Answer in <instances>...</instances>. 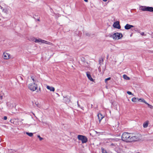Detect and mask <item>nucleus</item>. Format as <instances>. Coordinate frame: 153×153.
Listing matches in <instances>:
<instances>
[{"label": "nucleus", "mask_w": 153, "mask_h": 153, "mask_svg": "<svg viewBox=\"0 0 153 153\" xmlns=\"http://www.w3.org/2000/svg\"><path fill=\"white\" fill-rule=\"evenodd\" d=\"M141 35L142 36H143L144 35V32H142L140 33Z\"/></svg>", "instance_id": "7c9ffc66"}, {"label": "nucleus", "mask_w": 153, "mask_h": 153, "mask_svg": "<svg viewBox=\"0 0 153 153\" xmlns=\"http://www.w3.org/2000/svg\"><path fill=\"white\" fill-rule=\"evenodd\" d=\"M31 78L32 79V80L33 81V83H34V82H35H35H36L35 80H34L33 77L32 76H31Z\"/></svg>", "instance_id": "b1692460"}, {"label": "nucleus", "mask_w": 153, "mask_h": 153, "mask_svg": "<svg viewBox=\"0 0 153 153\" xmlns=\"http://www.w3.org/2000/svg\"><path fill=\"white\" fill-rule=\"evenodd\" d=\"M97 117L98 118L100 123L101 121L104 117L100 113H99L97 114Z\"/></svg>", "instance_id": "1a4fd4ad"}, {"label": "nucleus", "mask_w": 153, "mask_h": 153, "mask_svg": "<svg viewBox=\"0 0 153 153\" xmlns=\"http://www.w3.org/2000/svg\"><path fill=\"white\" fill-rule=\"evenodd\" d=\"M147 7L146 6H142L141 8V9L143 11H147Z\"/></svg>", "instance_id": "dca6fc26"}, {"label": "nucleus", "mask_w": 153, "mask_h": 153, "mask_svg": "<svg viewBox=\"0 0 153 153\" xmlns=\"http://www.w3.org/2000/svg\"><path fill=\"white\" fill-rule=\"evenodd\" d=\"M123 77L124 79H125L126 80H129L130 79L129 77H128V76L126 75L125 74H124L123 75Z\"/></svg>", "instance_id": "a211bd4d"}, {"label": "nucleus", "mask_w": 153, "mask_h": 153, "mask_svg": "<svg viewBox=\"0 0 153 153\" xmlns=\"http://www.w3.org/2000/svg\"><path fill=\"white\" fill-rule=\"evenodd\" d=\"M103 60L102 58H101L100 59L99 61V64H100V65H101V64H100L101 63L103 62Z\"/></svg>", "instance_id": "412c9836"}, {"label": "nucleus", "mask_w": 153, "mask_h": 153, "mask_svg": "<svg viewBox=\"0 0 153 153\" xmlns=\"http://www.w3.org/2000/svg\"><path fill=\"white\" fill-rule=\"evenodd\" d=\"M37 20H38V21H40V19H37Z\"/></svg>", "instance_id": "e433bc0d"}, {"label": "nucleus", "mask_w": 153, "mask_h": 153, "mask_svg": "<svg viewBox=\"0 0 153 153\" xmlns=\"http://www.w3.org/2000/svg\"><path fill=\"white\" fill-rule=\"evenodd\" d=\"M148 123L149 121H147L145 123H144L143 125V127L144 128H146L148 126Z\"/></svg>", "instance_id": "ddd939ff"}, {"label": "nucleus", "mask_w": 153, "mask_h": 153, "mask_svg": "<svg viewBox=\"0 0 153 153\" xmlns=\"http://www.w3.org/2000/svg\"><path fill=\"white\" fill-rule=\"evenodd\" d=\"M78 105L80 107V105H79L78 104Z\"/></svg>", "instance_id": "4c0bfd02"}, {"label": "nucleus", "mask_w": 153, "mask_h": 153, "mask_svg": "<svg viewBox=\"0 0 153 153\" xmlns=\"http://www.w3.org/2000/svg\"><path fill=\"white\" fill-rule=\"evenodd\" d=\"M109 36L116 40L121 39L123 37V35L121 33H114L112 35H110Z\"/></svg>", "instance_id": "f03ea898"}, {"label": "nucleus", "mask_w": 153, "mask_h": 153, "mask_svg": "<svg viewBox=\"0 0 153 153\" xmlns=\"http://www.w3.org/2000/svg\"><path fill=\"white\" fill-rule=\"evenodd\" d=\"M86 75L87 77L88 78V79L90 80L91 81H93V79L92 78L90 73L89 72H87L86 73Z\"/></svg>", "instance_id": "9b49d317"}, {"label": "nucleus", "mask_w": 153, "mask_h": 153, "mask_svg": "<svg viewBox=\"0 0 153 153\" xmlns=\"http://www.w3.org/2000/svg\"><path fill=\"white\" fill-rule=\"evenodd\" d=\"M111 146H112V147L115 146L116 145L115 144L112 143L111 144Z\"/></svg>", "instance_id": "bb28decb"}, {"label": "nucleus", "mask_w": 153, "mask_h": 153, "mask_svg": "<svg viewBox=\"0 0 153 153\" xmlns=\"http://www.w3.org/2000/svg\"><path fill=\"white\" fill-rule=\"evenodd\" d=\"M3 119H4V120H6L7 119V117L6 116H4V117Z\"/></svg>", "instance_id": "c756f323"}, {"label": "nucleus", "mask_w": 153, "mask_h": 153, "mask_svg": "<svg viewBox=\"0 0 153 153\" xmlns=\"http://www.w3.org/2000/svg\"><path fill=\"white\" fill-rule=\"evenodd\" d=\"M127 93L129 94V95H131L132 94V93L131 92H130V91H128L127 92Z\"/></svg>", "instance_id": "c85d7f7f"}, {"label": "nucleus", "mask_w": 153, "mask_h": 153, "mask_svg": "<svg viewBox=\"0 0 153 153\" xmlns=\"http://www.w3.org/2000/svg\"><path fill=\"white\" fill-rule=\"evenodd\" d=\"M110 79H111V78L110 77H108L107 78L105 79V82H106L107 80H110Z\"/></svg>", "instance_id": "393cba45"}, {"label": "nucleus", "mask_w": 153, "mask_h": 153, "mask_svg": "<svg viewBox=\"0 0 153 153\" xmlns=\"http://www.w3.org/2000/svg\"><path fill=\"white\" fill-rule=\"evenodd\" d=\"M113 26L114 27L118 29H120L121 28V27L120 25V22L119 21H117L115 22L114 23Z\"/></svg>", "instance_id": "423d86ee"}, {"label": "nucleus", "mask_w": 153, "mask_h": 153, "mask_svg": "<svg viewBox=\"0 0 153 153\" xmlns=\"http://www.w3.org/2000/svg\"><path fill=\"white\" fill-rule=\"evenodd\" d=\"M85 2H88V0H84Z\"/></svg>", "instance_id": "2f4dec72"}, {"label": "nucleus", "mask_w": 153, "mask_h": 153, "mask_svg": "<svg viewBox=\"0 0 153 153\" xmlns=\"http://www.w3.org/2000/svg\"><path fill=\"white\" fill-rule=\"evenodd\" d=\"M34 40H33L36 43H39L40 42H41L42 40V39H36L35 38L34 39Z\"/></svg>", "instance_id": "2eb2a0df"}, {"label": "nucleus", "mask_w": 153, "mask_h": 153, "mask_svg": "<svg viewBox=\"0 0 153 153\" xmlns=\"http://www.w3.org/2000/svg\"><path fill=\"white\" fill-rule=\"evenodd\" d=\"M83 107H82L81 108L83 110Z\"/></svg>", "instance_id": "c9c22d12"}, {"label": "nucleus", "mask_w": 153, "mask_h": 153, "mask_svg": "<svg viewBox=\"0 0 153 153\" xmlns=\"http://www.w3.org/2000/svg\"><path fill=\"white\" fill-rule=\"evenodd\" d=\"M77 138L79 140H81L82 143H86L88 141V138L85 136L79 135L77 136Z\"/></svg>", "instance_id": "20e7f679"}, {"label": "nucleus", "mask_w": 153, "mask_h": 153, "mask_svg": "<svg viewBox=\"0 0 153 153\" xmlns=\"http://www.w3.org/2000/svg\"><path fill=\"white\" fill-rule=\"evenodd\" d=\"M18 78H19V79H21L22 80H23V78H22V76H19L18 77Z\"/></svg>", "instance_id": "cd10ccee"}, {"label": "nucleus", "mask_w": 153, "mask_h": 153, "mask_svg": "<svg viewBox=\"0 0 153 153\" xmlns=\"http://www.w3.org/2000/svg\"><path fill=\"white\" fill-rule=\"evenodd\" d=\"M37 137L39 139V140L40 141H41L43 139V138H42L41 137H40V136L39 135H38Z\"/></svg>", "instance_id": "5701e85b"}, {"label": "nucleus", "mask_w": 153, "mask_h": 153, "mask_svg": "<svg viewBox=\"0 0 153 153\" xmlns=\"http://www.w3.org/2000/svg\"><path fill=\"white\" fill-rule=\"evenodd\" d=\"M138 101H140L141 102H143L145 103V102H147L144 99L141 98H138Z\"/></svg>", "instance_id": "f3484780"}, {"label": "nucleus", "mask_w": 153, "mask_h": 153, "mask_svg": "<svg viewBox=\"0 0 153 153\" xmlns=\"http://www.w3.org/2000/svg\"><path fill=\"white\" fill-rule=\"evenodd\" d=\"M28 88L29 89L33 91L36 90L37 88V86L35 82L31 83L28 85Z\"/></svg>", "instance_id": "39448f33"}, {"label": "nucleus", "mask_w": 153, "mask_h": 153, "mask_svg": "<svg viewBox=\"0 0 153 153\" xmlns=\"http://www.w3.org/2000/svg\"><path fill=\"white\" fill-rule=\"evenodd\" d=\"M147 11L151 12H153V7H147Z\"/></svg>", "instance_id": "f8f14e48"}, {"label": "nucleus", "mask_w": 153, "mask_h": 153, "mask_svg": "<svg viewBox=\"0 0 153 153\" xmlns=\"http://www.w3.org/2000/svg\"><path fill=\"white\" fill-rule=\"evenodd\" d=\"M131 134L128 132H124L123 133L121 136L122 140L127 142H129L130 141Z\"/></svg>", "instance_id": "f257e3e1"}, {"label": "nucleus", "mask_w": 153, "mask_h": 153, "mask_svg": "<svg viewBox=\"0 0 153 153\" xmlns=\"http://www.w3.org/2000/svg\"><path fill=\"white\" fill-rule=\"evenodd\" d=\"M2 96L0 95V99H2Z\"/></svg>", "instance_id": "473e14b6"}, {"label": "nucleus", "mask_w": 153, "mask_h": 153, "mask_svg": "<svg viewBox=\"0 0 153 153\" xmlns=\"http://www.w3.org/2000/svg\"><path fill=\"white\" fill-rule=\"evenodd\" d=\"M141 137V135L140 134H137L135 136H132L131 134L130 142L139 140L140 139Z\"/></svg>", "instance_id": "7ed1b4c3"}, {"label": "nucleus", "mask_w": 153, "mask_h": 153, "mask_svg": "<svg viewBox=\"0 0 153 153\" xmlns=\"http://www.w3.org/2000/svg\"><path fill=\"white\" fill-rule=\"evenodd\" d=\"M104 1H106L107 0H102Z\"/></svg>", "instance_id": "f704fd0d"}, {"label": "nucleus", "mask_w": 153, "mask_h": 153, "mask_svg": "<svg viewBox=\"0 0 153 153\" xmlns=\"http://www.w3.org/2000/svg\"><path fill=\"white\" fill-rule=\"evenodd\" d=\"M45 44H48V45H52V44L51 43L47 41H46Z\"/></svg>", "instance_id": "4be33fe9"}, {"label": "nucleus", "mask_w": 153, "mask_h": 153, "mask_svg": "<svg viewBox=\"0 0 153 153\" xmlns=\"http://www.w3.org/2000/svg\"><path fill=\"white\" fill-rule=\"evenodd\" d=\"M10 55L7 53H3V58L4 59H7L9 58Z\"/></svg>", "instance_id": "6e6552de"}, {"label": "nucleus", "mask_w": 153, "mask_h": 153, "mask_svg": "<svg viewBox=\"0 0 153 153\" xmlns=\"http://www.w3.org/2000/svg\"><path fill=\"white\" fill-rule=\"evenodd\" d=\"M46 41L42 40L41 42L42 43L45 44L46 43Z\"/></svg>", "instance_id": "a878e982"}, {"label": "nucleus", "mask_w": 153, "mask_h": 153, "mask_svg": "<svg viewBox=\"0 0 153 153\" xmlns=\"http://www.w3.org/2000/svg\"><path fill=\"white\" fill-rule=\"evenodd\" d=\"M134 27V26L127 24L125 26V29L126 30H129L131 28L133 27Z\"/></svg>", "instance_id": "0eeeda50"}, {"label": "nucleus", "mask_w": 153, "mask_h": 153, "mask_svg": "<svg viewBox=\"0 0 153 153\" xmlns=\"http://www.w3.org/2000/svg\"><path fill=\"white\" fill-rule=\"evenodd\" d=\"M145 104H147L148 105V107L149 108H150L151 109H152V108H153V106H152V105L149 104L148 103L145 102Z\"/></svg>", "instance_id": "aec40b11"}, {"label": "nucleus", "mask_w": 153, "mask_h": 153, "mask_svg": "<svg viewBox=\"0 0 153 153\" xmlns=\"http://www.w3.org/2000/svg\"><path fill=\"white\" fill-rule=\"evenodd\" d=\"M26 134L30 137H32L33 135V133H32L26 132Z\"/></svg>", "instance_id": "6ab92c4d"}, {"label": "nucleus", "mask_w": 153, "mask_h": 153, "mask_svg": "<svg viewBox=\"0 0 153 153\" xmlns=\"http://www.w3.org/2000/svg\"><path fill=\"white\" fill-rule=\"evenodd\" d=\"M2 8L3 7L1 5H0V8L2 9Z\"/></svg>", "instance_id": "72a5a7b5"}, {"label": "nucleus", "mask_w": 153, "mask_h": 153, "mask_svg": "<svg viewBox=\"0 0 153 153\" xmlns=\"http://www.w3.org/2000/svg\"><path fill=\"white\" fill-rule=\"evenodd\" d=\"M46 88L47 89L50 90L51 91H55V88L53 87L50 86L49 85H47Z\"/></svg>", "instance_id": "9d476101"}, {"label": "nucleus", "mask_w": 153, "mask_h": 153, "mask_svg": "<svg viewBox=\"0 0 153 153\" xmlns=\"http://www.w3.org/2000/svg\"><path fill=\"white\" fill-rule=\"evenodd\" d=\"M131 100L133 102H136L138 101V98L136 97H133L131 99Z\"/></svg>", "instance_id": "4468645a"}]
</instances>
